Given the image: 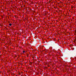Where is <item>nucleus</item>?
<instances>
[{"instance_id": "nucleus-1", "label": "nucleus", "mask_w": 76, "mask_h": 76, "mask_svg": "<svg viewBox=\"0 0 76 76\" xmlns=\"http://www.w3.org/2000/svg\"><path fill=\"white\" fill-rule=\"evenodd\" d=\"M23 53H25V51H23Z\"/></svg>"}, {"instance_id": "nucleus-2", "label": "nucleus", "mask_w": 76, "mask_h": 76, "mask_svg": "<svg viewBox=\"0 0 76 76\" xmlns=\"http://www.w3.org/2000/svg\"><path fill=\"white\" fill-rule=\"evenodd\" d=\"M9 25L10 26H12V24H11V23L10 24H9Z\"/></svg>"}, {"instance_id": "nucleus-3", "label": "nucleus", "mask_w": 76, "mask_h": 76, "mask_svg": "<svg viewBox=\"0 0 76 76\" xmlns=\"http://www.w3.org/2000/svg\"><path fill=\"white\" fill-rule=\"evenodd\" d=\"M16 56H15V57H16Z\"/></svg>"}]
</instances>
